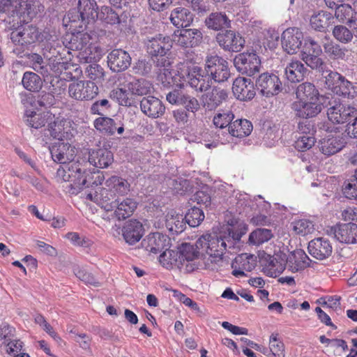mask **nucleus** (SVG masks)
Instances as JSON below:
<instances>
[{"label": "nucleus", "mask_w": 357, "mask_h": 357, "mask_svg": "<svg viewBox=\"0 0 357 357\" xmlns=\"http://www.w3.org/2000/svg\"><path fill=\"white\" fill-rule=\"evenodd\" d=\"M172 44L169 36L162 34L147 38L145 42L146 50L156 67L163 68L165 70L170 66L167 55L170 52Z\"/></svg>", "instance_id": "f257e3e1"}, {"label": "nucleus", "mask_w": 357, "mask_h": 357, "mask_svg": "<svg viewBox=\"0 0 357 357\" xmlns=\"http://www.w3.org/2000/svg\"><path fill=\"white\" fill-rule=\"evenodd\" d=\"M90 176L89 171L79 162H70L61 166L56 171V178L63 181L70 182L72 193H77L84 187H88L87 178Z\"/></svg>", "instance_id": "f03ea898"}, {"label": "nucleus", "mask_w": 357, "mask_h": 357, "mask_svg": "<svg viewBox=\"0 0 357 357\" xmlns=\"http://www.w3.org/2000/svg\"><path fill=\"white\" fill-rule=\"evenodd\" d=\"M180 73L183 79L197 91H206L212 85L206 69H202L199 66H192L183 68Z\"/></svg>", "instance_id": "7ed1b4c3"}, {"label": "nucleus", "mask_w": 357, "mask_h": 357, "mask_svg": "<svg viewBox=\"0 0 357 357\" xmlns=\"http://www.w3.org/2000/svg\"><path fill=\"white\" fill-rule=\"evenodd\" d=\"M227 241V237L218 236L217 234H206L200 237L197 241V247L204 249L206 252L215 261L222 259L226 250Z\"/></svg>", "instance_id": "20e7f679"}, {"label": "nucleus", "mask_w": 357, "mask_h": 357, "mask_svg": "<svg viewBox=\"0 0 357 357\" xmlns=\"http://www.w3.org/2000/svg\"><path fill=\"white\" fill-rule=\"evenodd\" d=\"M228 62L217 55L207 56L205 60V69L211 80L223 82L230 77Z\"/></svg>", "instance_id": "39448f33"}, {"label": "nucleus", "mask_w": 357, "mask_h": 357, "mask_svg": "<svg viewBox=\"0 0 357 357\" xmlns=\"http://www.w3.org/2000/svg\"><path fill=\"white\" fill-rule=\"evenodd\" d=\"M234 65L238 72L251 77L259 73L261 59L255 52H243L235 56Z\"/></svg>", "instance_id": "423d86ee"}, {"label": "nucleus", "mask_w": 357, "mask_h": 357, "mask_svg": "<svg viewBox=\"0 0 357 357\" xmlns=\"http://www.w3.org/2000/svg\"><path fill=\"white\" fill-rule=\"evenodd\" d=\"M326 107L330 106L327 111L328 119L334 123H344L349 122L354 116L357 115V109L349 105H344L340 102L334 100L325 104Z\"/></svg>", "instance_id": "0eeeda50"}, {"label": "nucleus", "mask_w": 357, "mask_h": 357, "mask_svg": "<svg viewBox=\"0 0 357 357\" xmlns=\"http://www.w3.org/2000/svg\"><path fill=\"white\" fill-rule=\"evenodd\" d=\"M215 40L222 49L229 52H241L245 43L244 38L239 33L232 30L219 32Z\"/></svg>", "instance_id": "6e6552de"}, {"label": "nucleus", "mask_w": 357, "mask_h": 357, "mask_svg": "<svg viewBox=\"0 0 357 357\" xmlns=\"http://www.w3.org/2000/svg\"><path fill=\"white\" fill-rule=\"evenodd\" d=\"M68 93L77 100H90L98 95V88L93 82L79 81L70 84Z\"/></svg>", "instance_id": "1a4fd4ad"}, {"label": "nucleus", "mask_w": 357, "mask_h": 357, "mask_svg": "<svg viewBox=\"0 0 357 357\" xmlns=\"http://www.w3.org/2000/svg\"><path fill=\"white\" fill-rule=\"evenodd\" d=\"M141 247L149 254L157 255L170 247V238L160 232L151 233L142 241Z\"/></svg>", "instance_id": "9d476101"}, {"label": "nucleus", "mask_w": 357, "mask_h": 357, "mask_svg": "<svg viewBox=\"0 0 357 357\" xmlns=\"http://www.w3.org/2000/svg\"><path fill=\"white\" fill-rule=\"evenodd\" d=\"M281 85L279 77L273 73H262L256 81L257 89L266 97L278 94L281 91Z\"/></svg>", "instance_id": "9b49d317"}, {"label": "nucleus", "mask_w": 357, "mask_h": 357, "mask_svg": "<svg viewBox=\"0 0 357 357\" xmlns=\"http://www.w3.org/2000/svg\"><path fill=\"white\" fill-rule=\"evenodd\" d=\"M326 101L298 100L293 103L295 116L301 119H312L319 114Z\"/></svg>", "instance_id": "f8f14e48"}, {"label": "nucleus", "mask_w": 357, "mask_h": 357, "mask_svg": "<svg viewBox=\"0 0 357 357\" xmlns=\"http://www.w3.org/2000/svg\"><path fill=\"white\" fill-rule=\"evenodd\" d=\"M176 45L184 48L198 46L202 41L203 34L198 29H183L174 32Z\"/></svg>", "instance_id": "ddd939ff"}, {"label": "nucleus", "mask_w": 357, "mask_h": 357, "mask_svg": "<svg viewBox=\"0 0 357 357\" xmlns=\"http://www.w3.org/2000/svg\"><path fill=\"white\" fill-rule=\"evenodd\" d=\"M303 40V32L298 28H288L282 34V46L285 52L293 54L301 47Z\"/></svg>", "instance_id": "4468645a"}, {"label": "nucleus", "mask_w": 357, "mask_h": 357, "mask_svg": "<svg viewBox=\"0 0 357 357\" xmlns=\"http://www.w3.org/2000/svg\"><path fill=\"white\" fill-rule=\"evenodd\" d=\"M40 33L38 28L33 25L24 26L22 30L11 32L10 39L15 45L29 46L38 41Z\"/></svg>", "instance_id": "2eb2a0df"}, {"label": "nucleus", "mask_w": 357, "mask_h": 357, "mask_svg": "<svg viewBox=\"0 0 357 357\" xmlns=\"http://www.w3.org/2000/svg\"><path fill=\"white\" fill-rule=\"evenodd\" d=\"M52 160L63 165L73 161L76 155V149L68 143L59 142L50 147Z\"/></svg>", "instance_id": "dca6fc26"}, {"label": "nucleus", "mask_w": 357, "mask_h": 357, "mask_svg": "<svg viewBox=\"0 0 357 357\" xmlns=\"http://www.w3.org/2000/svg\"><path fill=\"white\" fill-rule=\"evenodd\" d=\"M47 127L50 135L59 140H63L71 135L70 121L61 116H55L54 114V118L50 119Z\"/></svg>", "instance_id": "f3484780"}, {"label": "nucleus", "mask_w": 357, "mask_h": 357, "mask_svg": "<svg viewBox=\"0 0 357 357\" xmlns=\"http://www.w3.org/2000/svg\"><path fill=\"white\" fill-rule=\"evenodd\" d=\"M132 58L128 52L122 49H115L107 56V63L113 72H123L131 64Z\"/></svg>", "instance_id": "a211bd4d"}, {"label": "nucleus", "mask_w": 357, "mask_h": 357, "mask_svg": "<svg viewBox=\"0 0 357 357\" xmlns=\"http://www.w3.org/2000/svg\"><path fill=\"white\" fill-rule=\"evenodd\" d=\"M232 91L238 100L243 101L252 100L256 94L251 79L242 77H238L234 80Z\"/></svg>", "instance_id": "6ab92c4d"}, {"label": "nucleus", "mask_w": 357, "mask_h": 357, "mask_svg": "<svg viewBox=\"0 0 357 357\" xmlns=\"http://www.w3.org/2000/svg\"><path fill=\"white\" fill-rule=\"evenodd\" d=\"M140 109L148 117L158 119L164 115L165 106L158 98L152 96L144 97L140 101Z\"/></svg>", "instance_id": "aec40b11"}, {"label": "nucleus", "mask_w": 357, "mask_h": 357, "mask_svg": "<svg viewBox=\"0 0 357 357\" xmlns=\"http://www.w3.org/2000/svg\"><path fill=\"white\" fill-rule=\"evenodd\" d=\"M231 266L233 269L231 274L241 278L246 275L245 271H252L256 266V262L252 255L243 253L235 257Z\"/></svg>", "instance_id": "412c9836"}, {"label": "nucleus", "mask_w": 357, "mask_h": 357, "mask_svg": "<svg viewBox=\"0 0 357 357\" xmlns=\"http://www.w3.org/2000/svg\"><path fill=\"white\" fill-rule=\"evenodd\" d=\"M308 252L314 258L323 260L329 257L333 251L330 241L323 237L317 238L308 243Z\"/></svg>", "instance_id": "4be33fe9"}, {"label": "nucleus", "mask_w": 357, "mask_h": 357, "mask_svg": "<svg viewBox=\"0 0 357 357\" xmlns=\"http://www.w3.org/2000/svg\"><path fill=\"white\" fill-rule=\"evenodd\" d=\"M335 238L340 243L354 244L357 243V225L344 223L337 225L334 228Z\"/></svg>", "instance_id": "5701e85b"}, {"label": "nucleus", "mask_w": 357, "mask_h": 357, "mask_svg": "<svg viewBox=\"0 0 357 357\" xmlns=\"http://www.w3.org/2000/svg\"><path fill=\"white\" fill-rule=\"evenodd\" d=\"M143 233V225L137 220L127 221L122 228L123 237L129 245H134L138 242L142 237Z\"/></svg>", "instance_id": "b1692460"}, {"label": "nucleus", "mask_w": 357, "mask_h": 357, "mask_svg": "<svg viewBox=\"0 0 357 357\" xmlns=\"http://www.w3.org/2000/svg\"><path fill=\"white\" fill-rule=\"evenodd\" d=\"M77 8L79 13H76V17L81 18V22L84 24L98 17L96 0H79Z\"/></svg>", "instance_id": "393cba45"}, {"label": "nucleus", "mask_w": 357, "mask_h": 357, "mask_svg": "<svg viewBox=\"0 0 357 357\" xmlns=\"http://www.w3.org/2000/svg\"><path fill=\"white\" fill-rule=\"evenodd\" d=\"M289 269L294 273L304 270L310 266L311 259L301 249H298L291 252L285 259Z\"/></svg>", "instance_id": "a878e982"}, {"label": "nucleus", "mask_w": 357, "mask_h": 357, "mask_svg": "<svg viewBox=\"0 0 357 357\" xmlns=\"http://www.w3.org/2000/svg\"><path fill=\"white\" fill-rule=\"evenodd\" d=\"M340 22L346 24L350 28L357 29V16L354 5L351 6L348 3H342L336 8L333 15Z\"/></svg>", "instance_id": "bb28decb"}, {"label": "nucleus", "mask_w": 357, "mask_h": 357, "mask_svg": "<svg viewBox=\"0 0 357 357\" xmlns=\"http://www.w3.org/2000/svg\"><path fill=\"white\" fill-rule=\"evenodd\" d=\"M228 97L227 90L219 87H213L211 91L203 96L204 107L208 110H213L220 106Z\"/></svg>", "instance_id": "cd10ccee"}, {"label": "nucleus", "mask_w": 357, "mask_h": 357, "mask_svg": "<svg viewBox=\"0 0 357 357\" xmlns=\"http://www.w3.org/2000/svg\"><path fill=\"white\" fill-rule=\"evenodd\" d=\"M193 20V14L188 8L181 6L174 8L169 16L171 23L177 28L189 26Z\"/></svg>", "instance_id": "c85d7f7f"}, {"label": "nucleus", "mask_w": 357, "mask_h": 357, "mask_svg": "<svg viewBox=\"0 0 357 357\" xmlns=\"http://www.w3.org/2000/svg\"><path fill=\"white\" fill-rule=\"evenodd\" d=\"M310 23L314 30L326 32L328 28L334 24V16L328 11L321 10L311 16Z\"/></svg>", "instance_id": "c756f323"}, {"label": "nucleus", "mask_w": 357, "mask_h": 357, "mask_svg": "<svg viewBox=\"0 0 357 357\" xmlns=\"http://www.w3.org/2000/svg\"><path fill=\"white\" fill-rule=\"evenodd\" d=\"M112 153L105 149L92 150L89 152V162L94 167L106 168L113 162Z\"/></svg>", "instance_id": "7c9ffc66"}, {"label": "nucleus", "mask_w": 357, "mask_h": 357, "mask_svg": "<svg viewBox=\"0 0 357 357\" xmlns=\"http://www.w3.org/2000/svg\"><path fill=\"white\" fill-rule=\"evenodd\" d=\"M347 144L344 137L337 136L323 139L319 143V149L326 155H332L341 151Z\"/></svg>", "instance_id": "2f4dec72"}, {"label": "nucleus", "mask_w": 357, "mask_h": 357, "mask_svg": "<svg viewBox=\"0 0 357 357\" xmlns=\"http://www.w3.org/2000/svg\"><path fill=\"white\" fill-rule=\"evenodd\" d=\"M54 118V114L50 112H36L34 111H26L24 121L26 124L35 129H39L48 124L50 119Z\"/></svg>", "instance_id": "473e14b6"}, {"label": "nucleus", "mask_w": 357, "mask_h": 357, "mask_svg": "<svg viewBox=\"0 0 357 357\" xmlns=\"http://www.w3.org/2000/svg\"><path fill=\"white\" fill-rule=\"evenodd\" d=\"M204 23L208 29L213 31L228 29L231 26V20L223 12L211 13L205 19Z\"/></svg>", "instance_id": "72a5a7b5"}, {"label": "nucleus", "mask_w": 357, "mask_h": 357, "mask_svg": "<svg viewBox=\"0 0 357 357\" xmlns=\"http://www.w3.org/2000/svg\"><path fill=\"white\" fill-rule=\"evenodd\" d=\"M137 206V202L132 198L119 199L115 204L114 215L119 220H125L133 214Z\"/></svg>", "instance_id": "f704fd0d"}, {"label": "nucleus", "mask_w": 357, "mask_h": 357, "mask_svg": "<svg viewBox=\"0 0 357 357\" xmlns=\"http://www.w3.org/2000/svg\"><path fill=\"white\" fill-rule=\"evenodd\" d=\"M116 194L108 187L103 188L100 192L95 195V202L104 208L106 211H112L114 210L115 204L118 199L116 198Z\"/></svg>", "instance_id": "c9c22d12"}, {"label": "nucleus", "mask_w": 357, "mask_h": 357, "mask_svg": "<svg viewBox=\"0 0 357 357\" xmlns=\"http://www.w3.org/2000/svg\"><path fill=\"white\" fill-rule=\"evenodd\" d=\"M299 100L325 101L326 97L319 96V91L310 82L301 84L296 90Z\"/></svg>", "instance_id": "e433bc0d"}, {"label": "nucleus", "mask_w": 357, "mask_h": 357, "mask_svg": "<svg viewBox=\"0 0 357 357\" xmlns=\"http://www.w3.org/2000/svg\"><path fill=\"white\" fill-rule=\"evenodd\" d=\"M307 69L299 61H291L284 69L286 78L292 83L299 82L304 79Z\"/></svg>", "instance_id": "4c0bfd02"}, {"label": "nucleus", "mask_w": 357, "mask_h": 357, "mask_svg": "<svg viewBox=\"0 0 357 357\" xmlns=\"http://www.w3.org/2000/svg\"><path fill=\"white\" fill-rule=\"evenodd\" d=\"M253 126L252 123L247 119H237L234 121L227 128V132L233 137H245L248 136Z\"/></svg>", "instance_id": "58836bf2"}, {"label": "nucleus", "mask_w": 357, "mask_h": 357, "mask_svg": "<svg viewBox=\"0 0 357 357\" xmlns=\"http://www.w3.org/2000/svg\"><path fill=\"white\" fill-rule=\"evenodd\" d=\"M106 187L109 188L116 195L123 196L130 190V184L125 178L112 176L108 178L105 183Z\"/></svg>", "instance_id": "ea45409f"}, {"label": "nucleus", "mask_w": 357, "mask_h": 357, "mask_svg": "<svg viewBox=\"0 0 357 357\" xmlns=\"http://www.w3.org/2000/svg\"><path fill=\"white\" fill-rule=\"evenodd\" d=\"M118 123L114 119L107 116H100L93 121L94 128L101 134L113 135L116 130Z\"/></svg>", "instance_id": "a19ab883"}, {"label": "nucleus", "mask_w": 357, "mask_h": 357, "mask_svg": "<svg viewBox=\"0 0 357 357\" xmlns=\"http://www.w3.org/2000/svg\"><path fill=\"white\" fill-rule=\"evenodd\" d=\"M349 28L346 24L335 25L332 29V36L340 43H350L354 37V30Z\"/></svg>", "instance_id": "79ce46f5"}, {"label": "nucleus", "mask_w": 357, "mask_h": 357, "mask_svg": "<svg viewBox=\"0 0 357 357\" xmlns=\"http://www.w3.org/2000/svg\"><path fill=\"white\" fill-rule=\"evenodd\" d=\"M183 215L175 214L174 211L169 212L165 217V226L167 229L175 234H180L185 229Z\"/></svg>", "instance_id": "37998d69"}, {"label": "nucleus", "mask_w": 357, "mask_h": 357, "mask_svg": "<svg viewBox=\"0 0 357 357\" xmlns=\"http://www.w3.org/2000/svg\"><path fill=\"white\" fill-rule=\"evenodd\" d=\"M160 263L166 268H172L174 267H181V261L179 260V252L177 250H164L161 252L159 257Z\"/></svg>", "instance_id": "c03bdc74"}, {"label": "nucleus", "mask_w": 357, "mask_h": 357, "mask_svg": "<svg viewBox=\"0 0 357 357\" xmlns=\"http://www.w3.org/2000/svg\"><path fill=\"white\" fill-rule=\"evenodd\" d=\"M152 84L144 79H134L128 84V89L133 95L145 96L151 93Z\"/></svg>", "instance_id": "a18cd8bd"}, {"label": "nucleus", "mask_w": 357, "mask_h": 357, "mask_svg": "<svg viewBox=\"0 0 357 357\" xmlns=\"http://www.w3.org/2000/svg\"><path fill=\"white\" fill-rule=\"evenodd\" d=\"M326 41L323 42L324 52L333 60L344 59L345 57L346 49L342 47L339 44L335 43L327 37Z\"/></svg>", "instance_id": "49530a36"}, {"label": "nucleus", "mask_w": 357, "mask_h": 357, "mask_svg": "<svg viewBox=\"0 0 357 357\" xmlns=\"http://www.w3.org/2000/svg\"><path fill=\"white\" fill-rule=\"evenodd\" d=\"M91 40L89 33L78 31L70 36L68 48L73 50H82Z\"/></svg>", "instance_id": "de8ad7c7"}, {"label": "nucleus", "mask_w": 357, "mask_h": 357, "mask_svg": "<svg viewBox=\"0 0 357 357\" xmlns=\"http://www.w3.org/2000/svg\"><path fill=\"white\" fill-rule=\"evenodd\" d=\"M24 87L30 91H38L42 86L41 78L36 73L32 72H26L22 80Z\"/></svg>", "instance_id": "09e8293b"}, {"label": "nucleus", "mask_w": 357, "mask_h": 357, "mask_svg": "<svg viewBox=\"0 0 357 357\" xmlns=\"http://www.w3.org/2000/svg\"><path fill=\"white\" fill-rule=\"evenodd\" d=\"M325 79V84L328 89L335 91L337 93L339 91L336 90L338 86V82L340 79H343V76L337 72L332 71L328 68L327 65L325 66L324 72H319Z\"/></svg>", "instance_id": "8fccbe9b"}, {"label": "nucleus", "mask_w": 357, "mask_h": 357, "mask_svg": "<svg viewBox=\"0 0 357 357\" xmlns=\"http://www.w3.org/2000/svg\"><path fill=\"white\" fill-rule=\"evenodd\" d=\"M320 55L317 54H301V58L311 69L316 70L318 72H324L326 63L319 57Z\"/></svg>", "instance_id": "3c124183"}, {"label": "nucleus", "mask_w": 357, "mask_h": 357, "mask_svg": "<svg viewBox=\"0 0 357 357\" xmlns=\"http://www.w3.org/2000/svg\"><path fill=\"white\" fill-rule=\"evenodd\" d=\"M272 237L271 229L259 228L250 234L248 241L250 244L259 245L269 241Z\"/></svg>", "instance_id": "603ef678"}, {"label": "nucleus", "mask_w": 357, "mask_h": 357, "mask_svg": "<svg viewBox=\"0 0 357 357\" xmlns=\"http://www.w3.org/2000/svg\"><path fill=\"white\" fill-rule=\"evenodd\" d=\"M234 114L231 111H222L216 114L213 119L214 126L220 129L227 131V128L233 122Z\"/></svg>", "instance_id": "864d4df0"}, {"label": "nucleus", "mask_w": 357, "mask_h": 357, "mask_svg": "<svg viewBox=\"0 0 357 357\" xmlns=\"http://www.w3.org/2000/svg\"><path fill=\"white\" fill-rule=\"evenodd\" d=\"M184 219L185 222L192 227L199 226L204 219V214L202 209L194 206L188 210L185 214Z\"/></svg>", "instance_id": "5fc2aeb1"}, {"label": "nucleus", "mask_w": 357, "mask_h": 357, "mask_svg": "<svg viewBox=\"0 0 357 357\" xmlns=\"http://www.w3.org/2000/svg\"><path fill=\"white\" fill-rule=\"evenodd\" d=\"M27 56L34 70L40 73L43 76H47L48 75L47 66L40 54L32 53L29 54Z\"/></svg>", "instance_id": "6e6d98bb"}, {"label": "nucleus", "mask_w": 357, "mask_h": 357, "mask_svg": "<svg viewBox=\"0 0 357 357\" xmlns=\"http://www.w3.org/2000/svg\"><path fill=\"white\" fill-rule=\"evenodd\" d=\"M98 17L101 20L112 25L120 24L119 14L108 6L102 7Z\"/></svg>", "instance_id": "4d7b16f0"}, {"label": "nucleus", "mask_w": 357, "mask_h": 357, "mask_svg": "<svg viewBox=\"0 0 357 357\" xmlns=\"http://www.w3.org/2000/svg\"><path fill=\"white\" fill-rule=\"evenodd\" d=\"M152 63L145 59H138L133 63L132 72L135 75L148 76L152 71Z\"/></svg>", "instance_id": "13d9d810"}, {"label": "nucleus", "mask_w": 357, "mask_h": 357, "mask_svg": "<svg viewBox=\"0 0 357 357\" xmlns=\"http://www.w3.org/2000/svg\"><path fill=\"white\" fill-rule=\"evenodd\" d=\"M179 252V260L182 261H194L198 260L199 252L196 251L193 245L182 244Z\"/></svg>", "instance_id": "bf43d9fd"}, {"label": "nucleus", "mask_w": 357, "mask_h": 357, "mask_svg": "<svg viewBox=\"0 0 357 357\" xmlns=\"http://www.w3.org/2000/svg\"><path fill=\"white\" fill-rule=\"evenodd\" d=\"M342 191L347 198L357 200V170L352 178L345 181Z\"/></svg>", "instance_id": "052dcab7"}, {"label": "nucleus", "mask_w": 357, "mask_h": 357, "mask_svg": "<svg viewBox=\"0 0 357 357\" xmlns=\"http://www.w3.org/2000/svg\"><path fill=\"white\" fill-rule=\"evenodd\" d=\"M85 74L88 78L97 82L104 79V70L100 65L96 63L89 65L86 68Z\"/></svg>", "instance_id": "680f3d73"}, {"label": "nucleus", "mask_w": 357, "mask_h": 357, "mask_svg": "<svg viewBox=\"0 0 357 357\" xmlns=\"http://www.w3.org/2000/svg\"><path fill=\"white\" fill-rule=\"evenodd\" d=\"M286 265L285 259H282L281 261H279L277 258H273L267 266V274L270 277L275 278L283 272Z\"/></svg>", "instance_id": "e2e57ef3"}, {"label": "nucleus", "mask_w": 357, "mask_h": 357, "mask_svg": "<svg viewBox=\"0 0 357 357\" xmlns=\"http://www.w3.org/2000/svg\"><path fill=\"white\" fill-rule=\"evenodd\" d=\"M111 105L108 100L102 99L94 102L91 107L90 112L91 114H96L104 116L111 109Z\"/></svg>", "instance_id": "0e129e2a"}, {"label": "nucleus", "mask_w": 357, "mask_h": 357, "mask_svg": "<svg viewBox=\"0 0 357 357\" xmlns=\"http://www.w3.org/2000/svg\"><path fill=\"white\" fill-rule=\"evenodd\" d=\"M314 229L312 222L308 220L302 219L294 222V230L298 234L305 236L312 233Z\"/></svg>", "instance_id": "69168bd1"}, {"label": "nucleus", "mask_w": 357, "mask_h": 357, "mask_svg": "<svg viewBox=\"0 0 357 357\" xmlns=\"http://www.w3.org/2000/svg\"><path fill=\"white\" fill-rule=\"evenodd\" d=\"M109 97L116 100L120 105L130 106V100L128 97V93L126 89L116 88L109 93Z\"/></svg>", "instance_id": "338daca9"}, {"label": "nucleus", "mask_w": 357, "mask_h": 357, "mask_svg": "<svg viewBox=\"0 0 357 357\" xmlns=\"http://www.w3.org/2000/svg\"><path fill=\"white\" fill-rule=\"evenodd\" d=\"M269 347L274 357H284V344L278 340V334H272L270 337Z\"/></svg>", "instance_id": "774afa93"}]
</instances>
